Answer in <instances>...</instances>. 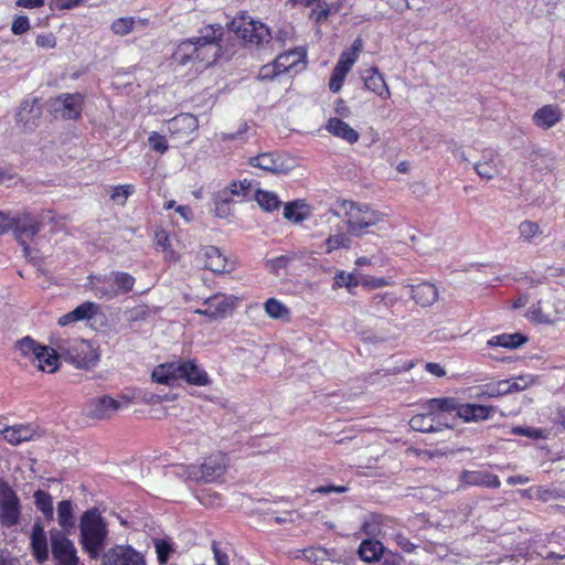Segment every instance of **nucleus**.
<instances>
[{"mask_svg":"<svg viewBox=\"0 0 565 565\" xmlns=\"http://www.w3.org/2000/svg\"><path fill=\"white\" fill-rule=\"evenodd\" d=\"M342 207L348 231L356 237L370 233L372 227H380L387 221V214L366 203L344 201Z\"/></svg>","mask_w":565,"mask_h":565,"instance_id":"nucleus-1","label":"nucleus"},{"mask_svg":"<svg viewBox=\"0 0 565 565\" xmlns=\"http://www.w3.org/2000/svg\"><path fill=\"white\" fill-rule=\"evenodd\" d=\"M79 543L92 558H96L106 544L108 530L100 513L96 509L83 513L79 521Z\"/></svg>","mask_w":565,"mask_h":565,"instance_id":"nucleus-2","label":"nucleus"},{"mask_svg":"<svg viewBox=\"0 0 565 565\" xmlns=\"http://www.w3.org/2000/svg\"><path fill=\"white\" fill-rule=\"evenodd\" d=\"M54 345L61 356L79 369L94 367L100 358L97 348L82 339H57Z\"/></svg>","mask_w":565,"mask_h":565,"instance_id":"nucleus-3","label":"nucleus"},{"mask_svg":"<svg viewBox=\"0 0 565 565\" xmlns=\"http://www.w3.org/2000/svg\"><path fill=\"white\" fill-rule=\"evenodd\" d=\"M136 279L128 273L111 271L104 276H90L88 287L100 299H114L132 290Z\"/></svg>","mask_w":565,"mask_h":565,"instance_id":"nucleus-4","label":"nucleus"},{"mask_svg":"<svg viewBox=\"0 0 565 565\" xmlns=\"http://www.w3.org/2000/svg\"><path fill=\"white\" fill-rule=\"evenodd\" d=\"M136 397L135 391H126L116 397L102 395L90 398L85 407L86 416L98 420L110 419L117 412L127 409Z\"/></svg>","mask_w":565,"mask_h":565,"instance_id":"nucleus-5","label":"nucleus"},{"mask_svg":"<svg viewBox=\"0 0 565 565\" xmlns=\"http://www.w3.org/2000/svg\"><path fill=\"white\" fill-rule=\"evenodd\" d=\"M227 467V457L225 454L217 451L211 454L204 459L200 467L195 465L181 466L183 478L194 481H212L222 476Z\"/></svg>","mask_w":565,"mask_h":565,"instance_id":"nucleus-6","label":"nucleus"},{"mask_svg":"<svg viewBox=\"0 0 565 565\" xmlns=\"http://www.w3.org/2000/svg\"><path fill=\"white\" fill-rule=\"evenodd\" d=\"M220 36L218 25H207L201 31V35L196 38L195 64L209 66L215 63L220 53Z\"/></svg>","mask_w":565,"mask_h":565,"instance_id":"nucleus-7","label":"nucleus"},{"mask_svg":"<svg viewBox=\"0 0 565 565\" xmlns=\"http://www.w3.org/2000/svg\"><path fill=\"white\" fill-rule=\"evenodd\" d=\"M362 40L356 39L352 46L343 51L333 68L331 78L329 81V88L333 93L340 92L343 86L344 79L353 65L359 58V54L362 51Z\"/></svg>","mask_w":565,"mask_h":565,"instance_id":"nucleus-8","label":"nucleus"},{"mask_svg":"<svg viewBox=\"0 0 565 565\" xmlns=\"http://www.w3.org/2000/svg\"><path fill=\"white\" fill-rule=\"evenodd\" d=\"M248 163L254 168H258L274 174H286L296 166L294 159L279 152L260 153L249 158Z\"/></svg>","mask_w":565,"mask_h":565,"instance_id":"nucleus-9","label":"nucleus"},{"mask_svg":"<svg viewBox=\"0 0 565 565\" xmlns=\"http://www.w3.org/2000/svg\"><path fill=\"white\" fill-rule=\"evenodd\" d=\"M237 303L238 298L235 296L215 294L203 302L204 308L196 309L194 312L211 320H218L228 316Z\"/></svg>","mask_w":565,"mask_h":565,"instance_id":"nucleus-10","label":"nucleus"},{"mask_svg":"<svg viewBox=\"0 0 565 565\" xmlns=\"http://www.w3.org/2000/svg\"><path fill=\"white\" fill-rule=\"evenodd\" d=\"M21 518V503L17 493L6 483L0 488V524L6 527L17 525Z\"/></svg>","mask_w":565,"mask_h":565,"instance_id":"nucleus-11","label":"nucleus"},{"mask_svg":"<svg viewBox=\"0 0 565 565\" xmlns=\"http://www.w3.org/2000/svg\"><path fill=\"white\" fill-rule=\"evenodd\" d=\"M231 29L244 41L259 44L270 36L269 29L260 21L242 17L234 19Z\"/></svg>","mask_w":565,"mask_h":565,"instance_id":"nucleus-12","label":"nucleus"},{"mask_svg":"<svg viewBox=\"0 0 565 565\" xmlns=\"http://www.w3.org/2000/svg\"><path fill=\"white\" fill-rule=\"evenodd\" d=\"M195 262L215 274L230 273L234 268V263L215 246H202L195 254Z\"/></svg>","mask_w":565,"mask_h":565,"instance_id":"nucleus-13","label":"nucleus"},{"mask_svg":"<svg viewBox=\"0 0 565 565\" xmlns=\"http://www.w3.org/2000/svg\"><path fill=\"white\" fill-rule=\"evenodd\" d=\"M52 553L57 565H78L79 558L74 543L58 530L50 532Z\"/></svg>","mask_w":565,"mask_h":565,"instance_id":"nucleus-14","label":"nucleus"},{"mask_svg":"<svg viewBox=\"0 0 565 565\" xmlns=\"http://www.w3.org/2000/svg\"><path fill=\"white\" fill-rule=\"evenodd\" d=\"M41 228L40 220L31 213L22 212L13 214L12 232L24 252L28 250L26 242L32 239Z\"/></svg>","mask_w":565,"mask_h":565,"instance_id":"nucleus-15","label":"nucleus"},{"mask_svg":"<svg viewBox=\"0 0 565 565\" xmlns=\"http://www.w3.org/2000/svg\"><path fill=\"white\" fill-rule=\"evenodd\" d=\"M103 565H147L142 553L129 545H116L105 553Z\"/></svg>","mask_w":565,"mask_h":565,"instance_id":"nucleus-16","label":"nucleus"},{"mask_svg":"<svg viewBox=\"0 0 565 565\" xmlns=\"http://www.w3.org/2000/svg\"><path fill=\"white\" fill-rule=\"evenodd\" d=\"M84 104V95L79 93L63 94L53 100L52 107L56 114L65 119L79 117Z\"/></svg>","mask_w":565,"mask_h":565,"instance_id":"nucleus-17","label":"nucleus"},{"mask_svg":"<svg viewBox=\"0 0 565 565\" xmlns=\"http://www.w3.org/2000/svg\"><path fill=\"white\" fill-rule=\"evenodd\" d=\"M0 435H2L3 439L9 444L17 446L40 438L42 433L39 427L33 424H17L4 427L0 430Z\"/></svg>","mask_w":565,"mask_h":565,"instance_id":"nucleus-18","label":"nucleus"},{"mask_svg":"<svg viewBox=\"0 0 565 565\" xmlns=\"http://www.w3.org/2000/svg\"><path fill=\"white\" fill-rule=\"evenodd\" d=\"M30 546L33 557L43 564L49 559V544L46 533L40 522H35L30 534Z\"/></svg>","mask_w":565,"mask_h":565,"instance_id":"nucleus-19","label":"nucleus"},{"mask_svg":"<svg viewBox=\"0 0 565 565\" xmlns=\"http://www.w3.org/2000/svg\"><path fill=\"white\" fill-rule=\"evenodd\" d=\"M563 119V111L558 105L548 104L540 107L532 116L533 124L541 129H551Z\"/></svg>","mask_w":565,"mask_h":565,"instance_id":"nucleus-20","label":"nucleus"},{"mask_svg":"<svg viewBox=\"0 0 565 565\" xmlns=\"http://www.w3.org/2000/svg\"><path fill=\"white\" fill-rule=\"evenodd\" d=\"M497 411L495 406L467 403L459 405L457 416L465 423H477L490 418Z\"/></svg>","mask_w":565,"mask_h":565,"instance_id":"nucleus-21","label":"nucleus"},{"mask_svg":"<svg viewBox=\"0 0 565 565\" xmlns=\"http://www.w3.org/2000/svg\"><path fill=\"white\" fill-rule=\"evenodd\" d=\"M324 129L333 137L339 138L349 145H354L360 139V134L339 117H330L326 121Z\"/></svg>","mask_w":565,"mask_h":565,"instance_id":"nucleus-22","label":"nucleus"},{"mask_svg":"<svg viewBox=\"0 0 565 565\" xmlns=\"http://www.w3.org/2000/svg\"><path fill=\"white\" fill-rule=\"evenodd\" d=\"M364 86L367 90L374 93L383 99L391 97L390 87L382 73L376 67L369 68L362 75Z\"/></svg>","mask_w":565,"mask_h":565,"instance_id":"nucleus-23","label":"nucleus"},{"mask_svg":"<svg viewBox=\"0 0 565 565\" xmlns=\"http://www.w3.org/2000/svg\"><path fill=\"white\" fill-rule=\"evenodd\" d=\"M180 380L196 386H206L211 383L207 373L193 360L180 361Z\"/></svg>","mask_w":565,"mask_h":565,"instance_id":"nucleus-24","label":"nucleus"},{"mask_svg":"<svg viewBox=\"0 0 565 565\" xmlns=\"http://www.w3.org/2000/svg\"><path fill=\"white\" fill-rule=\"evenodd\" d=\"M180 361H173L157 365L151 379L154 383L171 386L180 380Z\"/></svg>","mask_w":565,"mask_h":565,"instance_id":"nucleus-25","label":"nucleus"},{"mask_svg":"<svg viewBox=\"0 0 565 565\" xmlns=\"http://www.w3.org/2000/svg\"><path fill=\"white\" fill-rule=\"evenodd\" d=\"M409 426L412 429L422 433L438 431L443 427H449V425L440 422L431 412H427V409L424 408L420 414L409 419Z\"/></svg>","mask_w":565,"mask_h":565,"instance_id":"nucleus-26","label":"nucleus"},{"mask_svg":"<svg viewBox=\"0 0 565 565\" xmlns=\"http://www.w3.org/2000/svg\"><path fill=\"white\" fill-rule=\"evenodd\" d=\"M41 116V107L35 99L24 100L15 115L17 122L23 129H31Z\"/></svg>","mask_w":565,"mask_h":565,"instance_id":"nucleus-27","label":"nucleus"},{"mask_svg":"<svg viewBox=\"0 0 565 565\" xmlns=\"http://www.w3.org/2000/svg\"><path fill=\"white\" fill-rule=\"evenodd\" d=\"M461 482L468 486H481L487 488H499L501 482L498 476L484 471H463L460 476Z\"/></svg>","mask_w":565,"mask_h":565,"instance_id":"nucleus-28","label":"nucleus"},{"mask_svg":"<svg viewBox=\"0 0 565 565\" xmlns=\"http://www.w3.org/2000/svg\"><path fill=\"white\" fill-rule=\"evenodd\" d=\"M148 19L124 17L113 21L110 29L113 33L119 36H125L132 31L142 30L148 25Z\"/></svg>","mask_w":565,"mask_h":565,"instance_id":"nucleus-29","label":"nucleus"},{"mask_svg":"<svg viewBox=\"0 0 565 565\" xmlns=\"http://www.w3.org/2000/svg\"><path fill=\"white\" fill-rule=\"evenodd\" d=\"M198 119L191 114H181L168 121V131L172 135H189L198 129Z\"/></svg>","mask_w":565,"mask_h":565,"instance_id":"nucleus-30","label":"nucleus"},{"mask_svg":"<svg viewBox=\"0 0 565 565\" xmlns=\"http://www.w3.org/2000/svg\"><path fill=\"white\" fill-rule=\"evenodd\" d=\"M312 215V207L303 201L289 202L284 206V217L295 224L307 221Z\"/></svg>","mask_w":565,"mask_h":565,"instance_id":"nucleus-31","label":"nucleus"},{"mask_svg":"<svg viewBox=\"0 0 565 565\" xmlns=\"http://www.w3.org/2000/svg\"><path fill=\"white\" fill-rule=\"evenodd\" d=\"M57 350L47 348L42 345L39 353H36V359L33 360L36 363L38 367L47 373H53L58 369L60 365V353L57 354Z\"/></svg>","mask_w":565,"mask_h":565,"instance_id":"nucleus-32","label":"nucleus"},{"mask_svg":"<svg viewBox=\"0 0 565 565\" xmlns=\"http://www.w3.org/2000/svg\"><path fill=\"white\" fill-rule=\"evenodd\" d=\"M412 298L422 307H429L438 299V290L435 285L420 282L412 286Z\"/></svg>","mask_w":565,"mask_h":565,"instance_id":"nucleus-33","label":"nucleus"},{"mask_svg":"<svg viewBox=\"0 0 565 565\" xmlns=\"http://www.w3.org/2000/svg\"><path fill=\"white\" fill-rule=\"evenodd\" d=\"M459 404L452 397H439L427 401L423 408L431 412L440 422L444 419V413L456 411Z\"/></svg>","mask_w":565,"mask_h":565,"instance_id":"nucleus-34","label":"nucleus"},{"mask_svg":"<svg viewBox=\"0 0 565 565\" xmlns=\"http://www.w3.org/2000/svg\"><path fill=\"white\" fill-rule=\"evenodd\" d=\"M476 173L483 180L494 179L501 171L494 153L484 156L482 160L473 164Z\"/></svg>","mask_w":565,"mask_h":565,"instance_id":"nucleus-35","label":"nucleus"},{"mask_svg":"<svg viewBox=\"0 0 565 565\" xmlns=\"http://www.w3.org/2000/svg\"><path fill=\"white\" fill-rule=\"evenodd\" d=\"M398 299V296L393 291L379 292L371 298L370 309L374 315L381 316L394 307Z\"/></svg>","mask_w":565,"mask_h":565,"instance_id":"nucleus-36","label":"nucleus"},{"mask_svg":"<svg viewBox=\"0 0 565 565\" xmlns=\"http://www.w3.org/2000/svg\"><path fill=\"white\" fill-rule=\"evenodd\" d=\"M305 57V51L298 47L280 54L275 61L281 73H286L303 63Z\"/></svg>","mask_w":565,"mask_h":565,"instance_id":"nucleus-37","label":"nucleus"},{"mask_svg":"<svg viewBox=\"0 0 565 565\" xmlns=\"http://www.w3.org/2000/svg\"><path fill=\"white\" fill-rule=\"evenodd\" d=\"M520 238L530 244H539L544 237L541 226L533 221H522L518 227Z\"/></svg>","mask_w":565,"mask_h":565,"instance_id":"nucleus-38","label":"nucleus"},{"mask_svg":"<svg viewBox=\"0 0 565 565\" xmlns=\"http://www.w3.org/2000/svg\"><path fill=\"white\" fill-rule=\"evenodd\" d=\"M195 53L196 38L181 42L173 53V60L180 65H185L191 61L195 63Z\"/></svg>","mask_w":565,"mask_h":565,"instance_id":"nucleus-39","label":"nucleus"},{"mask_svg":"<svg viewBox=\"0 0 565 565\" xmlns=\"http://www.w3.org/2000/svg\"><path fill=\"white\" fill-rule=\"evenodd\" d=\"M525 342V338L520 333H502L491 337L487 341L488 347H501L505 349H515Z\"/></svg>","mask_w":565,"mask_h":565,"instance_id":"nucleus-40","label":"nucleus"},{"mask_svg":"<svg viewBox=\"0 0 565 565\" xmlns=\"http://www.w3.org/2000/svg\"><path fill=\"white\" fill-rule=\"evenodd\" d=\"M351 234L348 232H337L328 236L324 241V252L331 254L338 249H350L352 245Z\"/></svg>","mask_w":565,"mask_h":565,"instance_id":"nucleus-41","label":"nucleus"},{"mask_svg":"<svg viewBox=\"0 0 565 565\" xmlns=\"http://www.w3.org/2000/svg\"><path fill=\"white\" fill-rule=\"evenodd\" d=\"M383 552V544L380 541L373 539H366L362 541L359 548V554L361 558L366 562H373L379 559Z\"/></svg>","mask_w":565,"mask_h":565,"instance_id":"nucleus-42","label":"nucleus"},{"mask_svg":"<svg viewBox=\"0 0 565 565\" xmlns=\"http://www.w3.org/2000/svg\"><path fill=\"white\" fill-rule=\"evenodd\" d=\"M266 315L276 320L288 321L290 319L289 308L276 298H269L264 303Z\"/></svg>","mask_w":565,"mask_h":565,"instance_id":"nucleus-43","label":"nucleus"},{"mask_svg":"<svg viewBox=\"0 0 565 565\" xmlns=\"http://www.w3.org/2000/svg\"><path fill=\"white\" fill-rule=\"evenodd\" d=\"M360 274L352 271L348 273L339 270L333 277V289L345 288L350 294H353V289L360 286L359 282Z\"/></svg>","mask_w":565,"mask_h":565,"instance_id":"nucleus-44","label":"nucleus"},{"mask_svg":"<svg viewBox=\"0 0 565 565\" xmlns=\"http://www.w3.org/2000/svg\"><path fill=\"white\" fill-rule=\"evenodd\" d=\"M57 521L60 526L68 531L75 524L74 514H73V505L68 500H63L57 505Z\"/></svg>","mask_w":565,"mask_h":565,"instance_id":"nucleus-45","label":"nucleus"},{"mask_svg":"<svg viewBox=\"0 0 565 565\" xmlns=\"http://www.w3.org/2000/svg\"><path fill=\"white\" fill-rule=\"evenodd\" d=\"M254 198L259 204V206L268 212L277 210L280 205V201L277 194L271 191H264L257 189Z\"/></svg>","mask_w":565,"mask_h":565,"instance_id":"nucleus-46","label":"nucleus"},{"mask_svg":"<svg viewBox=\"0 0 565 565\" xmlns=\"http://www.w3.org/2000/svg\"><path fill=\"white\" fill-rule=\"evenodd\" d=\"M509 386V393H516L525 391L526 388L537 383L536 376L532 374H522L515 377L507 380Z\"/></svg>","mask_w":565,"mask_h":565,"instance_id":"nucleus-47","label":"nucleus"},{"mask_svg":"<svg viewBox=\"0 0 565 565\" xmlns=\"http://www.w3.org/2000/svg\"><path fill=\"white\" fill-rule=\"evenodd\" d=\"M34 503L36 508L47 518L52 519L53 511V500L52 497L42 490H38L34 492Z\"/></svg>","mask_w":565,"mask_h":565,"instance_id":"nucleus-48","label":"nucleus"},{"mask_svg":"<svg viewBox=\"0 0 565 565\" xmlns=\"http://www.w3.org/2000/svg\"><path fill=\"white\" fill-rule=\"evenodd\" d=\"M256 191L257 189L255 185L247 179L239 182H233L230 186L231 194L242 199L255 196Z\"/></svg>","mask_w":565,"mask_h":565,"instance_id":"nucleus-49","label":"nucleus"},{"mask_svg":"<svg viewBox=\"0 0 565 565\" xmlns=\"http://www.w3.org/2000/svg\"><path fill=\"white\" fill-rule=\"evenodd\" d=\"M363 532L372 537L386 536L385 524L379 516H372L363 524Z\"/></svg>","mask_w":565,"mask_h":565,"instance_id":"nucleus-50","label":"nucleus"},{"mask_svg":"<svg viewBox=\"0 0 565 565\" xmlns=\"http://www.w3.org/2000/svg\"><path fill=\"white\" fill-rule=\"evenodd\" d=\"M15 348L21 353V355L28 356L33 361L34 359H36V353H39L42 345L38 344L34 340L26 337L20 340L17 343Z\"/></svg>","mask_w":565,"mask_h":565,"instance_id":"nucleus-51","label":"nucleus"},{"mask_svg":"<svg viewBox=\"0 0 565 565\" xmlns=\"http://www.w3.org/2000/svg\"><path fill=\"white\" fill-rule=\"evenodd\" d=\"M153 546L157 553L158 562L160 564H166L170 554L173 552L171 542L166 539H154Z\"/></svg>","mask_w":565,"mask_h":565,"instance_id":"nucleus-52","label":"nucleus"},{"mask_svg":"<svg viewBox=\"0 0 565 565\" xmlns=\"http://www.w3.org/2000/svg\"><path fill=\"white\" fill-rule=\"evenodd\" d=\"M135 186L132 184H121L114 186L111 190L110 199L119 205H125L127 199L134 193Z\"/></svg>","mask_w":565,"mask_h":565,"instance_id":"nucleus-53","label":"nucleus"},{"mask_svg":"<svg viewBox=\"0 0 565 565\" xmlns=\"http://www.w3.org/2000/svg\"><path fill=\"white\" fill-rule=\"evenodd\" d=\"M98 309H99V307L95 302L86 301V302H83L82 305L77 306L73 310V312H74L75 319H77V321H83V320H87V319H90L92 317H94L98 312Z\"/></svg>","mask_w":565,"mask_h":565,"instance_id":"nucleus-54","label":"nucleus"},{"mask_svg":"<svg viewBox=\"0 0 565 565\" xmlns=\"http://www.w3.org/2000/svg\"><path fill=\"white\" fill-rule=\"evenodd\" d=\"M360 286L366 289H377L391 285V281L384 277H374L364 274H360L359 279Z\"/></svg>","mask_w":565,"mask_h":565,"instance_id":"nucleus-55","label":"nucleus"},{"mask_svg":"<svg viewBox=\"0 0 565 565\" xmlns=\"http://www.w3.org/2000/svg\"><path fill=\"white\" fill-rule=\"evenodd\" d=\"M483 394L489 397H500L510 394L507 380L487 384Z\"/></svg>","mask_w":565,"mask_h":565,"instance_id":"nucleus-56","label":"nucleus"},{"mask_svg":"<svg viewBox=\"0 0 565 565\" xmlns=\"http://www.w3.org/2000/svg\"><path fill=\"white\" fill-rule=\"evenodd\" d=\"M294 259L291 255H281L276 258L269 259L267 266L276 274L280 275L281 269H286L290 262Z\"/></svg>","mask_w":565,"mask_h":565,"instance_id":"nucleus-57","label":"nucleus"},{"mask_svg":"<svg viewBox=\"0 0 565 565\" xmlns=\"http://www.w3.org/2000/svg\"><path fill=\"white\" fill-rule=\"evenodd\" d=\"M148 142L150 148L159 153H164L168 150V142L166 138L156 131H152L149 135Z\"/></svg>","mask_w":565,"mask_h":565,"instance_id":"nucleus-58","label":"nucleus"},{"mask_svg":"<svg viewBox=\"0 0 565 565\" xmlns=\"http://www.w3.org/2000/svg\"><path fill=\"white\" fill-rule=\"evenodd\" d=\"M280 74H282V73L279 70V66L277 65L276 61H274L270 64L264 65L259 70L258 76H259L260 79H273V78L277 77Z\"/></svg>","mask_w":565,"mask_h":565,"instance_id":"nucleus-59","label":"nucleus"},{"mask_svg":"<svg viewBox=\"0 0 565 565\" xmlns=\"http://www.w3.org/2000/svg\"><path fill=\"white\" fill-rule=\"evenodd\" d=\"M331 9L328 4L318 2L317 7L311 10L310 18L316 22H321L328 18Z\"/></svg>","mask_w":565,"mask_h":565,"instance_id":"nucleus-60","label":"nucleus"},{"mask_svg":"<svg viewBox=\"0 0 565 565\" xmlns=\"http://www.w3.org/2000/svg\"><path fill=\"white\" fill-rule=\"evenodd\" d=\"M175 398H177L175 394L160 395V394H153V393H147L141 397L142 402L146 404H149V405H154V404L161 403L163 401H174Z\"/></svg>","mask_w":565,"mask_h":565,"instance_id":"nucleus-61","label":"nucleus"},{"mask_svg":"<svg viewBox=\"0 0 565 565\" xmlns=\"http://www.w3.org/2000/svg\"><path fill=\"white\" fill-rule=\"evenodd\" d=\"M35 44L43 49H53L56 45V38L52 33L39 34Z\"/></svg>","mask_w":565,"mask_h":565,"instance_id":"nucleus-62","label":"nucleus"},{"mask_svg":"<svg viewBox=\"0 0 565 565\" xmlns=\"http://www.w3.org/2000/svg\"><path fill=\"white\" fill-rule=\"evenodd\" d=\"M30 29V22L26 17H18L12 23V32L14 34H23Z\"/></svg>","mask_w":565,"mask_h":565,"instance_id":"nucleus-63","label":"nucleus"},{"mask_svg":"<svg viewBox=\"0 0 565 565\" xmlns=\"http://www.w3.org/2000/svg\"><path fill=\"white\" fill-rule=\"evenodd\" d=\"M154 244L158 247H160L162 250L164 248H167L168 246H170V238H169L168 233L164 230H162V228L156 230V232H154Z\"/></svg>","mask_w":565,"mask_h":565,"instance_id":"nucleus-64","label":"nucleus"}]
</instances>
